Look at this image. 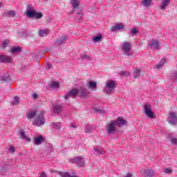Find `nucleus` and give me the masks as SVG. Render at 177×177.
I'll return each instance as SVG.
<instances>
[{
    "instance_id": "9b49d317",
    "label": "nucleus",
    "mask_w": 177,
    "mask_h": 177,
    "mask_svg": "<svg viewBox=\"0 0 177 177\" xmlns=\"http://www.w3.org/2000/svg\"><path fill=\"white\" fill-rule=\"evenodd\" d=\"M176 121H177L176 113H175V112H170V117L168 119L169 123H170L171 125H175L176 124Z\"/></svg>"
},
{
    "instance_id": "2eb2a0df",
    "label": "nucleus",
    "mask_w": 177,
    "mask_h": 177,
    "mask_svg": "<svg viewBox=\"0 0 177 177\" xmlns=\"http://www.w3.org/2000/svg\"><path fill=\"white\" fill-rule=\"evenodd\" d=\"M12 80V77L9 75V73H4L0 75V81L2 82H9Z\"/></svg>"
},
{
    "instance_id": "4c0bfd02",
    "label": "nucleus",
    "mask_w": 177,
    "mask_h": 177,
    "mask_svg": "<svg viewBox=\"0 0 177 177\" xmlns=\"http://www.w3.org/2000/svg\"><path fill=\"white\" fill-rule=\"evenodd\" d=\"M82 59H86V60H92V57L88 56L86 54H83L82 57Z\"/></svg>"
},
{
    "instance_id": "cd10ccee",
    "label": "nucleus",
    "mask_w": 177,
    "mask_h": 177,
    "mask_svg": "<svg viewBox=\"0 0 177 177\" xmlns=\"http://www.w3.org/2000/svg\"><path fill=\"white\" fill-rule=\"evenodd\" d=\"M12 106H17V104H20V97L19 96H15L14 97V101L11 102Z\"/></svg>"
},
{
    "instance_id": "a18cd8bd",
    "label": "nucleus",
    "mask_w": 177,
    "mask_h": 177,
    "mask_svg": "<svg viewBox=\"0 0 177 177\" xmlns=\"http://www.w3.org/2000/svg\"><path fill=\"white\" fill-rule=\"evenodd\" d=\"M46 151H49V153H52L53 151V147H48L46 148Z\"/></svg>"
},
{
    "instance_id": "6ab92c4d",
    "label": "nucleus",
    "mask_w": 177,
    "mask_h": 177,
    "mask_svg": "<svg viewBox=\"0 0 177 177\" xmlns=\"http://www.w3.org/2000/svg\"><path fill=\"white\" fill-rule=\"evenodd\" d=\"M68 39V37H67V35L63 36L62 37H59L55 41V44H59V45H63V44H64V42H66V41H67Z\"/></svg>"
},
{
    "instance_id": "79ce46f5",
    "label": "nucleus",
    "mask_w": 177,
    "mask_h": 177,
    "mask_svg": "<svg viewBox=\"0 0 177 177\" xmlns=\"http://www.w3.org/2000/svg\"><path fill=\"white\" fill-rule=\"evenodd\" d=\"M165 174H171L172 173V170L171 169L169 168H166L164 171Z\"/></svg>"
},
{
    "instance_id": "a878e982",
    "label": "nucleus",
    "mask_w": 177,
    "mask_h": 177,
    "mask_svg": "<svg viewBox=\"0 0 177 177\" xmlns=\"http://www.w3.org/2000/svg\"><path fill=\"white\" fill-rule=\"evenodd\" d=\"M39 37H46V35H49V30H39Z\"/></svg>"
},
{
    "instance_id": "8fccbe9b",
    "label": "nucleus",
    "mask_w": 177,
    "mask_h": 177,
    "mask_svg": "<svg viewBox=\"0 0 177 177\" xmlns=\"http://www.w3.org/2000/svg\"><path fill=\"white\" fill-rule=\"evenodd\" d=\"M124 177H132V174L126 173Z\"/></svg>"
},
{
    "instance_id": "f03ea898",
    "label": "nucleus",
    "mask_w": 177,
    "mask_h": 177,
    "mask_svg": "<svg viewBox=\"0 0 177 177\" xmlns=\"http://www.w3.org/2000/svg\"><path fill=\"white\" fill-rule=\"evenodd\" d=\"M26 15L28 19H41L44 16L42 12H37L32 4H28L26 6Z\"/></svg>"
},
{
    "instance_id": "5fc2aeb1",
    "label": "nucleus",
    "mask_w": 177,
    "mask_h": 177,
    "mask_svg": "<svg viewBox=\"0 0 177 177\" xmlns=\"http://www.w3.org/2000/svg\"><path fill=\"white\" fill-rule=\"evenodd\" d=\"M1 6H2V4H1V3H0V8H1Z\"/></svg>"
},
{
    "instance_id": "a19ab883",
    "label": "nucleus",
    "mask_w": 177,
    "mask_h": 177,
    "mask_svg": "<svg viewBox=\"0 0 177 177\" xmlns=\"http://www.w3.org/2000/svg\"><path fill=\"white\" fill-rule=\"evenodd\" d=\"M94 151H96L97 154H103V151L98 148H94Z\"/></svg>"
},
{
    "instance_id": "412c9836",
    "label": "nucleus",
    "mask_w": 177,
    "mask_h": 177,
    "mask_svg": "<svg viewBox=\"0 0 177 177\" xmlns=\"http://www.w3.org/2000/svg\"><path fill=\"white\" fill-rule=\"evenodd\" d=\"M38 113V111L34 110L30 113H26L27 118L28 120H32V118H35V116L37 115Z\"/></svg>"
},
{
    "instance_id": "3c124183",
    "label": "nucleus",
    "mask_w": 177,
    "mask_h": 177,
    "mask_svg": "<svg viewBox=\"0 0 177 177\" xmlns=\"http://www.w3.org/2000/svg\"><path fill=\"white\" fill-rule=\"evenodd\" d=\"M32 97H33L34 99H37V98L38 97V94L34 93V94L32 95Z\"/></svg>"
},
{
    "instance_id": "49530a36",
    "label": "nucleus",
    "mask_w": 177,
    "mask_h": 177,
    "mask_svg": "<svg viewBox=\"0 0 177 177\" xmlns=\"http://www.w3.org/2000/svg\"><path fill=\"white\" fill-rule=\"evenodd\" d=\"M120 74L122 75V77H127V75H128L129 73L128 72H122Z\"/></svg>"
},
{
    "instance_id": "6e6552de",
    "label": "nucleus",
    "mask_w": 177,
    "mask_h": 177,
    "mask_svg": "<svg viewBox=\"0 0 177 177\" xmlns=\"http://www.w3.org/2000/svg\"><path fill=\"white\" fill-rule=\"evenodd\" d=\"M80 93V90L77 88H73L71 91H68L64 96V99L67 100L70 96L72 97H77Z\"/></svg>"
},
{
    "instance_id": "423d86ee",
    "label": "nucleus",
    "mask_w": 177,
    "mask_h": 177,
    "mask_svg": "<svg viewBox=\"0 0 177 177\" xmlns=\"http://www.w3.org/2000/svg\"><path fill=\"white\" fill-rule=\"evenodd\" d=\"M123 46V55L124 56H127L129 57V56H132V53H131V43L130 42H124L122 45Z\"/></svg>"
},
{
    "instance_id": "ddd939ff",
    "label": "nucleus",
    "mask_w": 177,
    "mask_h": 177,
    "mask_svg": "<svg viewBox=\"0 0 177 177\" xmlns=\"http://www.w3.org/2000/svg\"><path fill=\"white\" fill-rule=\"evenodd\" d=\"M79 96L80 97H86L89 95V90L85 88V87H81L79 91Z\"/></svg>"
},
{
    "instance_id": "4be33fe9",
    "label": "nucleus",
    "mask_w": 177,
    "mask_h": 177,
    "mask_svg": "<svg viewBox=\"0 0 177 177\" xmlns=\"http://www.w3.org/2000/svg\"><path fill=\"white\" fill-rule=\"evenodd\" d=\"M168 77L171 81L177 82V71L171 72Z\"/></svg>"
},
{
    "instance_id": "c9c22d12",
    "label": "nucleus",
    "mask_w": 177,
    "mask_h": 177,
    "mask_svg": "<svg viewBox=\"0 0 177 177\" xmlns=\"http://www.w3.org/2000/svg\"><path fill=\"white\" fill-rule=\"evenodd\" d=\"M7 15H8V16H11L12 17H15L16 16V11L15 10L7 11Z\"/></svg>"
},
{
    "instance_id": "bb28decb",
    "label": "nucleus",
    "mask_w": 177,
    "mask_h": 177,
    "mask_svg": "<svg viewBox=\"0 0 177 177\" xmlns=\"http://www.w3.org/2000/svg\"><path fill=\"white\" fill-rule=\"evenodd\" d=\"M49 86L53 89H57V88H59L60 84L58 82H52L49 84Z\"/></svg>"
},
{
    "instance_id": "7ed1b4c3",
    "label": "nucleus",
    "mask_w": 177,
    "mask_h": 177,
    "mask_svg": "<svg viewBox=\"0 0 177 177\" xmlns=\"http://www.w3.org/2000/svg\"><path fill=\"white\" fill-rule=\"evenodd\" d=\"M117 88V84L114 80H108L106 82V86L104 88V93L106 95H111L113 91Z\"/></svg>"
},
{
    "instance_id": "864d4df0",
    "label": "nucleus",
    "mask_w": 177,
    "mask_h": 177,
    "mask_svg": "<svg viewBox=\"0 0 177 177\" xmlns=\"http://www.w3.org/2000/svg\"><path fill=\"white\" fill-rule=\"evenodd\" d=\"M47 66H48V68H49V69L52 68V67H53L52 64H48Z\"/></svg>"
},
{
    "instance_id": "aec40b11",
    "label": "nucleus",
    "mask_w": 177,
    "mask_h": 177,
    "mask_svg": "<svg viewBox=\"0 0 177 177\" xmlns=\"http://www.w3.org/2000/svg\"><path fill=\"white\" fill-rule=\"evenodd\" d=\"M171 2V0H163L162 2V5L159 6L160 10H164L167 6L169 5V3Z\"/></svg>"
},
{
    "instance_id": "f8f14e48",
    "label": "nucleus",
    "mask_w": 177,
    "mask_h": 177,
    "mask_svg": "<svg viewBox=\"0 0 177 177\" xmlns=\"http://www.w3.org/2000/svg\"><path fill=\"white\" fill-rule=\"evenodd\" d=\"M149 48H151V49H158L160 47V42L156 39H152L149 44Z\"/></svg>"
},
{
    "instance_id": "c85d7f7f",
    "label": "nucleus",
    "mask_w": 177,
    "mask_h": 177,
    "mask_svg": "<svg viewBox=\"0 0 177 177\" xmlns=\"http://www.w3.org/2000/svg\"><path fill=\"white\" fill-rule=\"evenodd\" d=\"M51 125L53 127V128H54L55 129H62V123L60 122H52Z\"/></svg>"
},
{
    "instance_id": "37998d69",
    "label": "nucleus",
    "mask_w": 177,
    "mask_h": 177,
    "mask_svg": "<svg viewBox=\"0 0 177 177\" xmlns=\"http://www.w3.org/2000/svg\"><path fill=\"white\" fill-rule=\"evenodd\" d=\"M10 153H15L16 151V149L15 148V147H10Z\"/></svg>"
},
{
    "instance_id": "39448f33",
    "label": "nucleus",
    "mask_w": 177,
    "mask_h": 177,
    "mask_svg": "<svg viewBox=\"0 0 177 177\" xmlns=\"http://www.w3.org/2000/svg\"><path fill=\"white\" fill-rule=\"evenodd\" d=\"M72 164H76L77 167H85V159L83 156H77L71 160Z\"/></svg>"
},
{
    "instance_id": "5701e85b",
    "label": "nucleus",
    "mask_w": 177,
    "mask_h": 177,
    "mask_svg": "<svg viewBox=\"0 0 177 177\" xmlns=\"http://www.w3.org/2000/svg\"><path fill=\"white\" fill-rule=\"evenodd\" d=\"M86 86L88 89H96V88H97V84L95 82L90 81Z\"/></svg>"
},
{
    "instance_id": "473e14b6",
    "label": "nucleus",
    "mask_w": 177,
    "mask_h": 177,
    "mask_svg": "<svg viewBox=\"0 0 177 177\" xmlns=\"http://www.w3.org/2000/svg\"><path fill=\"white\" fill-rule=\"evenodd\" d=\"M94 111L100 114H104L106 113V110L97 107L94 108Z\"/></svg>"
},
{
    "instance_id": "9d476101",
    "label": "nucleus",
    "mask_w": 177,
    "mask_h": 177,
    "mask_svg": "<svg viewBox=\"0 0 177 177\" xmlns=\"http://www.w3.org/2000/svg\"><path fill=\"white\" fill-rule=\"evenodd\" d=\"M154 174H155L154 170H151L149 169H142L141 171V175H142V176H145V177H153L154 176Z\"/></svg>"
},
{
    "instance_id": "b1692460",
    "label": "nucleus",
    "mask_w": 177,
    "mask_h": 177,
    "mask_svg": "<svg viewBox=\"0 0 177 177\" xmlns=\"http://www.w3.org/2000/svg\"><path fill=\"white\" fill-rule=\"evenodd\" d=\"M42 142H45V138L41 136H39V137H36L35 138L34 143L35 145H41Z\"/></svg>"
},
{
    "instance_id": "0eeeda50",
    "label": "nucleus",
    "mask_w": 177,
    "mask_h": 177,
    "mask_svg": "<svg viewBox=\"0 0 177 177\" xmlns=\"http://www.w3.org/2000/svg\"><path fill=\"white\" fill-rule=\"evenodd\" d=\"M13 57L10 55H0V63H12Z\"/></svg>"
},
{
    "instance_id": "dca6fc26",
    "label": "nucleus",
    "mask_w": 177,
    "mask_h": 177,
    "mask_svg": "<svg viewBox=\"0 0 177 177\" xmlns=\"http://www.w3.org/2000/svg\"><path fill=\"white\" fill-rule=\"evenodd\" d=\"M22 51H23V48L20 46H15L10 50V52L12 55H17L19 53H21Z\"/></svg>"
},
{
    "instance_id": "a211bd4d",
    "label": "nucleus",
    "mask_w": 177,
    "mask_h": 177,
    "mask_svg": "<svg viewBox=\"0 0 177 177\" xmlns=\"http://www.w3.org/2000/svg\"><path fill=\"white\" fill-rule=\"evenodd\" d=\"M124 28V25L121 24H117L115 26H111L112 32H115L116 31H121Z\"/></svg>"
},
{
    "instance_id": "c03bdc74",
    "label": "nucleus",
    "mask_w": 177,
    "mask_h": 177,
    "mask_svg": "<svg viewBox=\"0 0 177 177\" xmlns=\"http://www.w3.org/2000/svg\"><path fill=\"white\" fill-rule=\"evenodd\" d=\"M69 127L71 128H73L74 129H75V128H78V126H77L74 123H71V124L69 125Z\"/></svg>"
},
{
    "instance_id": "1a4fd4ad",
    "label": "nucleus",
    "mask_w": 177,
    "mask_h": 177,
    "mask_svg": "<svg viewBox=\"0 0 177 177\" xmlns=\"http://www.w3.org/2000/svg\"><path fill=\"white\" fill-rule=\"evenodd\" d=\"M144 109H145V113L146 115L149 117V118H154V113L151 111V106L150 105L145 104L144 106Z\"/></svg>"
},
{
    "instance_id": "4468645a",
    "label": "nucleus",
    "mask_w": 177,
    "mask_h": 177,
    "mask_svg": "<svg viewBox=\"0 0 177 177\" xmlns=\"http://www.w3.org/2000/svg\"><path fill=\"white\" fill-rule=\"evenodd\" d=\"M53 109L55 114H60L63 112V106L59 104H55L53 106Z\"/></svg>"
},
{
    "instance_id": "20e7f679",
    "label": "nucleus",
    "mask_w": 177,
    "mask_h": 177,
    "mask_svg": "<svg viewBox=\"0 0 177 177\" xmlns=\"http://www.w3.org/2000/svg\"><path fill=\"white\" fill-rule=\"evenodd\" d=\"M33 125L35 127H42L45 124V116L43 113H41L39 115H37L35 120L32 122Z\"/></svg>"
},
{
    "instance_id": "de8ad7c7",
    "label": "nucleus",
    "mask_w": 177,
    "mask_h": 177,
    "mask_svg": "<svg viewBox=\"0 0 177 177\" xmlns=\"http://www.w3.org/2000/svg\"><path fill=\"white\" fill-rule=\"evenodd\" d=\"M156 67L157 70H160V69L162 68V65L160 64H158Z\"/></svg>"
},
{
    "instance_id": "2f4dec72",
    "label": "nucleus",
    "mask_w": 177,
    "mask_h": 177,
    "mask_svg": "<svg viewBox=\"0 0 177 177\" xmlns=\"http://www.w3.org/2000/svg\"><path fill=\"white\" fill-rule=\"evenodd\" d=\"M71 3L74 9H77L80 4H78V0H72L71 1Z\"/></svg>"
},
{
    "instance_id": "58836bf2",
    "label": "nucleus",
    "mask_w": 177,
    "mask_h": 177,
    "mask_svg": "<svg viewBox=\"0 0 177 177\" xmlns=\"http://www.w3.org/2000/svg\"><path fill=\"white\" fill-rule=\"evenodd\" d=\"M9 45V40H4V41L2 44V48H6Z\"/></svg>"
},
{
    "instance_id": "603ef678",
    "label": "nucleus",
    "mask_w": 177,
    "mask_h": 177,
    "mask_svg": "<svg viewBox=\"0 0 177 177\" xmlns=\"http://www.w3.org/2000/svg\"><path fill=\"white\" fill-rule=\"evenodd\" d=\"M40 177H48L46 176V173H42L41 175H40Z\"/></svg>"
},
{
    "instance_id": "72a5a7b5",
    "label": "nucleus",
    "mask_w": 177,
    "mask_h": 177,
    "mask_svg": "<svg viewBox=\"0 0 177 177\" xmlns=\"http://www.w3.org/2000/svg\"><path fill=\"white\" fill-rule=\"evenodd\" d=\"M85 132L86 133H92V127L89 124H86Z\"/></svg>"
},
{
    "instance_id": "e433bc0d",
    "label": "nucleus",
    "mask_w": 177,
    "mask_h": 177,
    "mask_svg": "<svg viewBox=\"0 0 177 177\" xmlns=\"http://www.w3.org/2000/svg\"><path fill=\"white\" fill-rule=\"evenodd\" d=\"M131 35H136L139 32V30L136 27L131 28Z\"/></svg>"
},
{
    "instance_id": "f257e3e1",
    "label": "nucleus",
    "mask_w": 177,
    "mask_h": 177,
    "mask_svg": "<svg viewBox=\"0 0 177 177\" xmlns=\"http://www.w3.org/2000/svg\"><path fill=\"white\" fill-rule=\"evenodd\" d=\"M126 124L127 120L121 117H118L117 120H112L108 126H106V132L109 135H111V133H114L117 131L115 127L124 126Z\"/></svg>"
},
{
    "instance_id": "09e8293b",
    "label": "nucleus",
    "mask_w": 177,
    "mask_h": 177,
    "mask_svg": "<svg viewBox=\"0 0 177 177\" xmlns=\"http://www.w3.org/2000/svg\"><path fill=\"white\" fill-rule=\"evenodd\" d=\"M76 15H77V16H79V19H82V14L80 12H76Z\"/></svg>"
},
{
    "instance_id": "f704fd0d",
    "label": "nucleus",
    "mask_w": 177,
    "mask_h": 177,
    "mask_svg": "<svg viewBox=\"0 0 177 177\" xmlns=\"http://www.w3.org/2000/svg\"><path fill=\"white\" fill-rule=\"evenodd\" d=\"M169 138L173 145H177V139L175 138H173L172 135H169Z\"/></svg>"
},
{
    "instance_id": "393cba45",
    "label": "nucleus",
    "mask_w": 177,
    "mask_h": 177,
    "mask_svg": "<svg viewBox=\"0 0 177 177\" xmlns=\"http://www.w3.org/2000/svg\"><path fill=\"white\" fill-rule=\"evenodd\" d=\"M153 0H142V5L143 6H145V8H149V6H151V2Z\"/></svg>"
},
{
    "instance_id": "f3484780",
    "label": "nucleus",
    "mask_w": 177,
    "mask_h": 177,
    "mask_svg": "<svg viewBox=\"0 0 177 177\" xmlns=\"http://www.w3.org/2000/svg\"><path fill=\"white\" fill-rule=\"evenodd\" d=\"M18 135L20 136L21 139H24V140H27V142H31V139L27 137V135L26 134V132H24V131L19 130L18 131Z\"/></svg>"
},
{
    "instance_id": "c756f323",
    "label": "nucleus",
    "mask_w": 177,
    "mask_h": 177,
    "mask_svg": "<svg viewBox=\"0 0 177 177\" xmlns=\"http://www.w3.org/2000/svg\"><path fill=\"white\" fill-rule=\"evenodd\" d=\"M102 38H103V35L102 34H99L98 35L93 37V41L94 42H99V41H100Z\"/></svg>"
},
{
    "instance_id": "7c9ffc66",
    "label": "nucleus",
    "mask_w": 177,
    "mask_h": 177,
    "mask_svg": "<svg viewBox=\"0 0 177 177\" xmlns=\"http://www.w3.org/2000/svg\"><path fill=\"white\" fill-rule=\"evenodd\" d=\"M141 73L142 71H140V68H136L133 73V78H138V77H140Z\"/></svg>"
},
{
    "instance_id": "ea45409f",
    "label": "nucleus",
    "mask_w": 177,
    "mask_h": 177,
    "mask_svg": "<svg viewBox=\"0 0 177 177\" xmlns=\"http://www.w3.org/2000/svg\"><path fill=\"white\" fill-rule=\"evenodd\" d=\"M165 63H167V61L165 60V58L162 59L160 62H158L159 64H160V66H164V64H165Z\"/></svg>"
}]
</instances>
